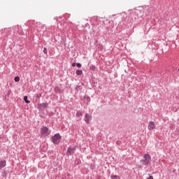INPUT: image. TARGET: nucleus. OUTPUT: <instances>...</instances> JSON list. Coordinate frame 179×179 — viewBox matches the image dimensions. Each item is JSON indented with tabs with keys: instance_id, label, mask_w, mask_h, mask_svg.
<instances>
[{
	"instance_id": "obj_25",
	"label": "nucleus",
	"mask_w": 179,
	"mask_h": 179,
	"mask_svg": "<svg viewBox=\"0 0 179 179\" xmlns=\"http://www.w3.org/2000/svg\"><path fill=\"white\" fill-rule=\"evenodd\" d=\"M76 65V64H75V63L72 64V66H75Z\"/></svg>"
},
{
	"instance_id": "obj_15",
	"label": "nucleus",
	"mask_w": 179,
	"mask_h": 179,
	"mask_svg": "<svg viewBox=\"0 0 179 179\" xmlns=\"http://www.w3.org/2000/svg\"><path fill=\"white\" fill-rule=\"evenodd\" d=\"M35 97H36V101L38 100H40V98L41 97V94H37L36 95H35Z\"/></svg>"
},
{
	"instance_id": "obj_12",
	"label": "nucleus",
	"mask_w": 179,
	"mask_h": 179,
	"mask_svg": "<svg viewBox=\"0 0 179 179\" xmlns=\"http://www.w3.org/2000/svg\"><path fill=\"white\" fill-rule=\"evenodd\" d=\"M75 90H76V93H79V91H80V90H82V86H80V85H77V86L76 87Z\"/></svg>"
},
{
	"instance_id": "obj_8",
	"label": "nucleus",
	"mask_w": 179,
	"mask_h": 179,
	"mask_svg": "<svg viewBox=\"0 0 179 179\" xmlns=\"http://www.w3.org/2000/svg\"><path fill=\"white\" fill-rule=\"evenodd\" d=\"M156 128V124L154 123V122H150L148 123V129L150 131H152Z\"/></svg>"
},
{
	"instance_id": "obj_13",
	"label": "nucleus",
	"mask_w": 179,
	"mask_h": 179,
	"mask_svg": "<svg viewBox=\"0 0 179 179\" xmlns=\"http://www.w3.org/2000/svg\"><path fill=\"white\" fill-rule=\"evenodd\" d=\"M76 75H78V76H80V75L83 74V71L82 70H77L76 71Z\"/></svg>"
},
{
	"instance_id": "obj_32",
	"label": "nucleus",
	"mask_w": 179,
	"mask_h": 179,
	"mask_svg": "<svg viewBox=\"0 0 179 179\" xmlns=\"http://www.w3.org/2000/svg\"><path fill=\"white\" fill-rule=\"evenodd\" d=\"M124 20V22H127V20Z\"/></svg>"
},
{
	"instance_id": "obj_10",
	"label": "nucleus",
	"mask_w": 179,
	"mask_h": 179,
	"mask_svg": "<svg viewBox=\"0 0 179 179\" xmlns=\"http://www.w3.org/2000/svg\"><path fill=\"white\" fill-rule=\"evenodd\" d=\"M3 167H6V161H1L0 162V170H2Z\"/></svg>"
},
{
	"instance_id": "obj_23",
	"label": "nucleus",
	"mask_w": 179,
	"mask_h": 179,
	"mask_svg": "<svg viewBox=\"0 0 179 179\" xmlns=\"http://www.w3.org/2000/svg\"><path fill=\"white\" fill-rule=\"evenodd\" d=\"M43 52H44L45 54H47L48 51H47V48H43Z\"/></svg>"
},
{
	"instance_id": "obj_14",
	"label": "nucleus",
	"mask_w": 179,
	"mask_h": 179,
	"mask_svg": "<svg viewBox=\"0 0 179 179\" xmlns=\"http://www.w3.org/2000/svg\"><path fill=\"white\" fill-rule=\"evenodd\" d=\"M24 101L27 104H30V101L27 99V96H24Z\"/></svg>"
},
{
	"instance_id": "obj_26",
	"label": "nucleus",
	"mask_w": 179,
	"mask_h": 179,
	"mask_svg": "<svg viewBox=\"0 0 179 179\" xmlns=\"http://www.w3.org/2000/svg\"><path fill=\"white\" fill-rule=\"evenodd\" d=\"M55 90H59V88L55 87Z\"/></svg>"
},
{
	"instance_id": "obj_22",
	"label": "nucleus",
	"mask_w": 179,
	"mask_h": 179,
	"mask_svg": "<svg viewBox=\"0 0 179 179\" xmlns=\"http://www.w3.org/2000/svg\"><path fill=\"white\" fill-rule=\"evenodd\" d=\"M76 65L78 68H82V64L80 63H77Z\"/></svg>"
},
{
	"instance_id": "obj_5",
	"label": "nucleus",
	"mask_w": 179,
	"mask_h": 179,
	"mask_svg": "<svg viewBox=\"0 0 179 179\" xmlns=\"http://www.w3.org/2000/svg\"><path fill=\"white\" fill-rule=\"evenodd\" d=\"M92 120V116L89 113H86L84 117V121L87 124H90V121Z\"/></svg>"
},
{
	"instance_id": "obj_9",
	"label": "nucleus",
	"mask_w": 179,
	"mask_h": 179,
	"mask_svg": "<svg viewBox=\"0 0 179 179\" xmlns=\"http://www.w3.org/2000/svg\"><path fill=\"white\" fill-rule=\"evenodd\" d=\"M134 13H135V15H137L138 18L142 17V15H141V13H142V10L138 9V8H136L134 10Z\"/></svg>"
},
{
	"instance_id": "obj_20",
	"label": "nucleus",
	"mask_w": 179,
	"mask_h": 179,
	"mask_svg": "<svg viewBox=\"0 0 179 179\" xmlns=\"http://www.w3.org/2000/svg\"><path fill=\"white\" fill-rule=\"evenodd\" d=\"M15 82H19L20 80V78L19 76H16L14 78Z\"/></svg>"
},
{
	"instance_id": "obj_31",
	"label": "nucleus",
	"mask_w": 179,
	"mask_h": 179,
	"mask_svg": "<svg viewBox=\"0 0 179 179\" xmlns=\"http://www.w3.org/2000/svg\"><path fill=\"white\" fill-rule=\"evenodd\" d=\"M56 93H59V92H58V91H56Z\"/></svg>"
},
{
	"instance_id": "obj_16",
	"label": "nucleus",
	"mask_w": 179,
	"mask_h": 179,
	"mask_svg": "<svg viewBox=\"0 0 179 179\" xmlns=\"http://www.w3.org/2000/svg\"><path fill=\"white\" fill-rule=\"evenodd\" d=\"M90 69L91 71H96V66L94 65H91L90 67Z\"/></svg>"
},
{
	"instance_id": "obj_19",
	"label": "nucleus",
	"mask_w": 179,
	"mask_h": 179,
	"mask_svg": "<svg viewBox=\"0 0 179 179\" xmlns=\"http://www.w3.org/2000/svg\"><path fill=\"white\" fill-rule=\"evenodd\" d=\"M2 174L3 177H8V171H4Z\"/></svg>"
},
{
	"instance_id": "obj_2",
	"label": "nucleus",
	"mask_w": 179,
	"mask_h": 179,
	"mask_svg": "<svg viewBox=\"0 0 179 179\" xmlns=\"http://www.w3.org/2000/svg\"><path fill=\"white\" fill-rule=\"evenodd\" d=\"M152 162V156L149 154H145L143 159L140 160L141 164L142 166H148Z\"/></svg>"
},
{
	"instance_id": "obj_21",
	"label": "nucleus",
	"mask_w": 179,
	"mask_h": 179,
	"mask_svg": "<svg viewBox=\"0 0 179 179\" xmlns=\"http://www.w3.org/2000/svg\"><path fill=\"white\" fill-rule=\"evenodd\" d=\"M5 30H6V31L8 32V33H7V36L10 34V28L6 29Z\"/></svg>"
},
{
	"instance_id": "obj_7",
	"label": "nucleus",
	"mask_w": 179,
	"mask_h": 179,
	"mask_svg": "<svg viewBox=\"0 0 179 179\" xmlns=\"http://www.w3.org/2000/svg\"><path fill=\"white\" fill-rule=\"evenodd\" d=\"M48 107V103H42L38 104V110H43L44 108H47Z\"/></svg>"
},
{
	"instance_id": "obj_3",
	"label": "nucleus",
	"mask_w": 179,
	"mask_h": 179,
	"mask_svg": "<svg viewBox=\"0 0 179 179\" xmlns=\"http://www.w3.org/2000/svg\"><path fill=\"white\" fill-rule=\"evenodd\" d=\"M51 134V130L48 129V127L45 126H43L41 128V136H48Z\"/></svg>"
},
{
	"instance_id": "obj_17",
	"label": "nucleus",
	"mask_w": 179,
	"mask_h": 179,
	"mask_svg": "<svg viewBox=\"0 0 179 179\" xmlns=\"http://www.w3.org/2000/svg\"><path fill=\"white\" fill-rule=\"evenodd\" d=\"M110 178H112V179H118V178H120V176H115V175H112L110 176Z\"/></svg>"
},
{
	"instance_id": "obj_28",
	"label": "nucleus",
	"mask_w": 179,
	"mask_h": 179,
	"mask_svg": "<svg viewBox=\"0 0 179 179\" xmlns=\"http://www.w3.org/2000/svg\"><path fill=\"white\" fill-rule=\"evenodd\" d=\"M145 15H149V13H145Z\"/></svg>"
},
{
	"instance_id": "obj_33",
	"label": "nucleus",
	"mask_w": 179,
	"mask_h": 179,
	"mask_svg": "<svg viewBox=\"0 0 179 179\" xmlns=\"http://www.w3.org/2000/svg\"><path fill=\"white\" fill-rule=\"evenodd\" d=\"M123 17L125 18L124 15H123Z\"/></svg>"
},
{
	"instance_id": "obj_18",
	"label": "nucleus",
	"mask_w": 179,
	"mask_h": 179,
	"mask_svg": "<svg viewBox=\"0 0 179 179\" xmlns=\"http://www.w3.org/2000/svg\"><path fill=\"white\" fill-rule=\"evenodd\" d=\"M84 99H85L88 103H90V96H84Z\"/></svg>"
},
{
	"instance_id": "obj_34",
	"label": "nucleus",
	"mask_w": 179,
	"mask_h": 179,
	"mask_svg": "<svg viewBox=\"0 0 179 179\" xmlns=\"http://www.w3.org/2000/svg\"><path fill=\"white\" fill-rule=\"evenodd\" d=\"M178 71H179V69H178Z\"/></svg>"
},
{
	"instance_id": "obj_6",
	"label": "nucleus",
	"mask_w": 179,
	"mask_h": 179,
	"mask_svg": "<svg viewBox=\"0 0 179 179\" xmlns=\"http://www.w3.org/2000/svg\"><path fill=\"white\" fill-rule=\"evenodd\" d=\"M73 153H75V148L69 147L66 152L67 156H72Z\"/></svg>"
},
{
	"instance_id": "obj_4",
	"label": "nucleus",
	"mask_w": 179,
	"mask_h": 179,
	"mask_svg": "<svg viewBox=\"0 0 179 179\" xmlns=\"http://www.w3.org/2000/svg\"><path fill=\"white\" fill-rule=\"evenodd\" d=\"M62 136L59 134H56L52 137V142L55 145H58L59 144V142L61 141Z\"/></svg>"
},
{
	"instance_id": "obj_27",
	"label": "nucleus",
	"mask_w": 179,
	"mask_h": 179,
	"mask_svg": "<svg viewBox=\"0 0 179 179\" xmlns=\"http://www.w3.org/2000/svg\"><path fill=\"white\" fill-rule=\"evenodd\" d=\"M37 31H40V29H38V27L36 28Z\"/></svg>"
},
{
	"instance_id": "obj_11",
	"label": "nucleus",
	"mask_w": 179,
	"mask_h": 179,
	"mask_svg": "<svg viewBox=\"0 0 179 179\" xmlns=\"http://www.w3.org/2000/svg\"><path fill=\"white\" fill-rule=\"evenodd\" d=\"M83 115V112H82L81 110H77L76 116L77 117V118H81V117Z\"/></svg>"
},
{
	"instance_id": "obj_29",
	"label": "nucleus",
	"mask_w": 179,
	"mask_h": 179,
	"mask_svg": "<svg viewBox=\"0 0 179 179\" xmlns=\"http://www.w3.org/2000/svg\"><path fill=\"white\" fill-rule=\"evenodd\" d=\"M27 24H30V22H27Z\"/></svg>"
},
{
	"instance_id": "obj_1",
	"label": "nucleus",
	"mask_w": 179,
	"mask_h": 179,
	"mask_svg": "<svg viewBox=\"0 0 179 179\" xmlns=\"http://www.w3.org/2000/svg\"><path fill=\"white\" fill-rule=\"evenodd\" d=\"M91 22L93 24L92 29L94 31L97 30V26L101 24V18L100 17H94L91 19Z\"/></svg>"
},
{
	"instance_id": "obj_24",
	"label": "nucleus",
	"mask_w": 179,
	"mask_h": 179,
	"mask_svg": "<svg viewBox=\"0 0 179 179\" xmlns=\"http://www.w3.org/2000/svg\"><path fill=\"white\" fill-rule=\"evenodd\" d=\"M55 20H57V21L58 22V20H58V17H55Z\"/></svg>"
},
{
	"instance_id": "obj_30",
	"label": "nucleus",
	"mask_w": 179,
	"mask_h": 179,
	"mask_svg": "<svg viewBox=\"0 0 179 179\" xmlns=\"http://www.w3.org/2000/svg\"><path fill=\"white\" fill-rule=\"evenodd\" d=\"M124 14H125V13H122V15H124Z\"/></svg>"
}]
</instances>
